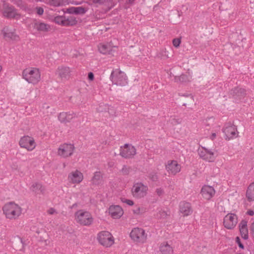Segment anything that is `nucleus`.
I'll return each instance as SVG.
<instances>
[{"label":"nucleus","mask_w":254,"mask_h":254,"mask_svg":"<svg viewBox=\"0 0 254 254\" xmlns=\"http://www.w3.org/2000/svg\"><path fill=\"white\" fill-rule=\"evenodd\" d=\"M2 210L6 217L10 219H16L21 213V207L13 202L5 204L3 206Z\"/></svg>","instance_id":"1"},{"label":"nucleus","mask_w":254,"mask_h":254,"mask_svg":"<svg viewBox=\"0 0 254 254\" xmlns=\"http://www.w3.org/2000/svg\"><path fill=\"white\" fill-rule=\"evenodd\" d=\"M23 78L29 83L35 84L41 79V74L38 68L30 67L23 70Z\"/></svg>","instance_id":"2"},{"label":"nucleus","mask_w":254,"mask_h":254,"mask_svg":"<svg viewBox=\"0 0 254 254\" xmlns=\"http://www.w3.org/2000/svg\"><path fill=\"white\" fill-rule=\"evenodd\" d=\"M110 78L113 83L117 85L125 86L127 83V78L126 74L118 69L113 70Z\"/></svg>","instance_id":"3"},{"label":"nucleus","mask_w":254,"mask_h":254,"mask_svg":"<svg viewBox=\"0 0 254 254\" xmlns=\"http://www.w3.org/2000/svg\"><path fill=\"white\" fill-rule=\"evenodd\" d=\"M76 220L79 224L84 226L90 225L93 221L91 214L88 211L79 210L75 213Z\"/></svg>","instance_id":"4"},{"label":"nucleus","mask_w":254,"mask_h":254,"mask_svg":"<svg viewBox=\"0 0 254 254\" xmlns=\"http://www.w3.org/2000/svg\"><path fill=\"white\" fill-rule=\"evenodd\" d=\"M131 239L134 242L143 243L147 239V234L145 231L140 228H134L130 233Z\"/></svg>","instance_id":"5"},{"label":"nucleus","mask_w":254,"mask_h":254,"mask_svg":"<svg viewBox=\"0 0 254 254\" xmlns=\"http://www.w3.org/2000/svg\"><path fill=\"white\" fill-rule=\"evenodd\" d=\"M99 243L106 247H111L114 243V239L112 234L108 231H102L98 235Z\"/></svg>","instance_id":"6"},{"label":"nucleus","mask_w":254,"mask_h":254,"mask_svg":"<svg viewBox=\"0 0 254 254\" xmlns=\"http://www.w3.org/2000/svg\"><path fill=\"white\" fill-rule=\"evenodd\" d=\"M222 130L225 135L226 139L228 140L237 137L239 133L236 126L230 122L225 124Z\"/></svg>","instance_id":"7"},{"label":"nucleus","mask_w":254,"mask_h":254,"mask_svg":"<svg viewBox=\"0 0 254 254\" xmlns=\"http://www.w3.org/2000/svg\"><path fill=\"white\" fill-rule=\"evenodd\" d=\"M136 150L131 144H125L121 146L120 149V155L126 159L132 158L136 153Z\"/></svg>","instance_id":"8"},{"label":"nucleus","mask_w":254,"mask_h":254,"mask_svg":"<svg viewBox=\"0 0 254 254\" xmlns=\"http://www.w3.org/2000/svg\"><path fill=\"white\" fill-rule=\"evenodd\" d=\"M148 187L142 183H137L133 185L132 189V193L133 196L137 198H141L146 195Z\"/></svg>","instance_id":"9"},{"label":"nucleus","mask_w":254,"mask_h":254,"mask_svg":"<svg viewBox=\"0 0 254 254\" xmlns=\"http://www.w3.org/2000/svg\"><path fill=\"white\" fill-rule=\"evenodd\" d=\"M19 144L21 147L26 148L28 151L33 150L36 147L34 138L28 135L22 137Z\"/></svg>","instance_id":"10"},{"label":"nucleus","mask_w":254,"mask_h":254,"mask_svg":"<svg viewBox=\"0 0 254 254\" xmlns=\"http://www.w3.org/2000/svg\"><path fill=\"white\" fill-rule=\"evenodd\" d=\"M237 216L234 213H229L226 215L223 221L224 227L228 229H233L237 224Z\"/></svg>","instance_id":"11"},{"label":"nucleus","mask_w":254,"mask_h":254,"mask_svg":"<svg viewBox=\"0 0 254 254\" xmlns=\"http://www.w3.org/2000/svg\"><path fill=\"white\" fill-rule=\"evenodd\" d=\"M74 149L73 144H63L61 145L58 149V154L64 158L67 157L72 154Z\"/></svg>","instance_id":"12"},{"label":"nucleus","mask_w":254,"mask_h":254,"mask_svg":"<svg viewBox=\"0 0 254 254\" xmlns=\"http://www.w3.org/2000/svg\"><path fill=\"white\" fill-rule=\"evenodd\" d=\"M198 153L200 158L208 162H213L215 159V152L205 147L198 149Z\"/></svg>","instance_id":"13"},{"label":"nucleus","mask_w":254,"mask_h":254,"mask_svg":"<svg viewBox=\"0 0 254 254\" xmlns=\"http://www.w3.org/2000/svg\"><path fill=\"white\" fill-rule=\"evenodd\" d=\"M71 70L68 66H60L57 68L56 74L62 80H67L71 75Z\"/></svg>","instance_id":"14"},{"label":"nucleus","mask_w":254,"mask_h":254,"mask_svg":"<svg viewBox=\"0 0 254 254\" xmlns=\"http://www.w3.org/2000/svg\"><path fill=\"white\" fill-rule=\"evenodd\" d=\"M230 95L237 102L244 98L246 95V90L242 88L235 87L231 90Z\"/></svg>","instance_id":"15"},{"label":"nucleus","mask_w":254,"mask_h":254,"mask_svg":"<svg viewBox=\"0 0 254 254\" xmlns=\"http://www.w3.org/2000/svg\"><path fill=\"white\" fill-rule=\"evenodd\" d=\"M201 193L204 199L210 200L215 194V190L211 186H204L201 189Z\"/></svg>","instance_id":"16"},{"label":"nucleus","mask_w":254,"mask_h":254,"mask_svg":"<svg viewBox=\"0 0 254 254\" xmlns=\"http://www.w3.org/2000/svg\"><path fill=\"white\" fill-rule=\"evenodd\" d=\"M166 169L169 174L175 175L181 170V166L176 161L169 162L166 166Z\"/></svg>","instance_id":"17"},{"label":"nucleus","mask_w":254,"mask_h":254,"mask_svg":"<svg viewBox=\"0 0 254 254\" xmlns=\"http://www.w3.org/2000/svg\"><path fill=\"white\" fill-rule=\"evenodd\" d=\"M180 212L183 214L184 216L190 215L192 213V209L191 204L186 201H182L180 205Z\"/></svg>","instance_id":"18"},{"label":"nucleus","mask_w":254,"mask_h":254,"mask_svg":"<svg viewBox=\"0 0 254 254\" xmlns=\"http://www.w3.org/2000/svg\"><path fill=\"white\" fill-rule=\"evenodd\" d=\"M109 212L112 218L117 219L123 214V210L119 205H112L109 207Z\"/></svg>","instance_id":"19"},{"label":"nucleus","mask_w":254,"mask_h":254,"mask_svg":"<svg viewBox=\"0 0 254 254\" xmlns=\"http://www.w3.org/2000/svg\"><path fill=\"white\" fill-rule=\"evenodd\" d=\"M33 27L39 32H48L51 29L49 24L44 22H39L36 20L33 23Z\"/></svg>","instance_id":"20"},{"label":"nucleus","mask_w":254,"mask_h":254,"mask_svg":"<svg viewBox=\"0 0 254 254\" xmlns=\"http://www.w3.org/2000/svg\"><path fill=\"white\" fill-rule=\"evenodd\" d=\"M239 227L242 237L245 240H247L249 238L247 221L245 220H242L240 223Z\"/></svg>","instance_id":"21"},{"label":"nucleus","mask_w":254,"mask_h":254,"mask_svg":"<svg viewBox=\"0 0 254 254\" xmlns=\"http://www.w3.org/2000/svg\"><path fill=\"white\" fill-rule=\"evenodd\" d=\"M2 32L5 38L13 41H18L19 39V36L16 34L14 31H10L7 27H4L2 30Z\"/></svg>","instance_id":"22"},{"label":"nucleus","mask_w":254,"mask_h":254,"mask_svg":"<svg viewBox=\"0 0 254 254\" xmlns=\"http://www.w3.org/2000/svg\"><path fill=\"white\" fill-rule=\"evenodd\" d=\"M68 178L74 184L80 183L83 180L82 174L76 170L68 175Z\"/></svg>","instance_id":"23"},{"label":"nucleus","mask_w":254,"mask_h":254,"mask_svg":"<svg viewBox=\"0 0 254 254\" xmlns=\"http://www.w3.org/2000/svg\"><path fill=\"white\" fill-rule=\"evenodd\" d=\"M116 47H114L115 48ZM99 52L103 54H113L114 50L113 49V47L111 46L110 44H101L99 46Z\"/></svg>","instance_id":"24"},{"label":"nucleus","mask_w":254,"mask_h":254,"mask_svg":"<svg viewBox=\"0 0 254 254\" xmlns=\"http://www.w3.org/2000/svg\"><path fill=\"white\" fill-rule=\"evenodd\" d=\"M12 247L16 251H23L24 244L22 239L19 237L15 238L12 242Z\"/></svg>","instance_id":"25"},{"label":"nucleus","mask_w":254,"mask_h":254,"mask_svg":"<svg viewBox=\"0 0 254 254\" xmlns=\"http://www.w3.org/2000/svg\"><path fill=\"white\" fill-rule=\"evenodd\" d=\"M160 251L162 254H173V249L167 242L162 243L160 246Z\"/></svg>","instance_id":"26"},{"label":"nucleus","mask_w":254,"mask_h":254,"mask_svg":"<svg viewBox=\"0 0 254 254\" xmlns=\"http://www.w3.org/2000/svg\"><path fill=\"white\" fill-rule=\"evenodd\" d=\"M246 197L249 201H254V182L248 187L246 191Z\"/></svg>","instance_id":"27"},{"label":"nucleus","mask_w":254,"mask_h":254,"mask_svg":"<svg viewBox=\"0 0 254 254\" xmlns=\"http://www.w3.org/2000/svg\"><path fill=\"white\" fill-rule=\"evenodd\" d=\"M72 118V115L66 112L61 113L58 116V119L61 123L69 122Z\"/></svg>","instance_id":"28"},{"label":"nucleus","mask_w":254,"mask_h":254,"mask_svg":"<svg viewBox=\"0 0 254 254\" xmlns=\"http://www.w3.org/2000/svg\"><path fill=\"white\" fill-rule=\"evenodd\" d=\"M31 190L37 193L40 192L43 194L45 191V188L39 183H34L31 187Z\"/></svg>","instance_id":"29"},{"label":"nucleus","mask_w":254,"mask_h":254,"mask_svg":"<svg viewBox=\"0 0 254 254\" xmlns=\"http://www.w3.org/2000/svg\"><path fill=\"white\" fill-rule=\"evenodd\" d=\"M65 26H72L77 23V20L73 16H66L65 18Z\"/></svg>","instance_id":"30"},{"label":"nucleus","mask_w":254,"mask_h":254,"mask_svg":"<svg viewBox=\"0 0 254 254\" xmlns=\"http://www.w3.org/2000/svg\"><path fill=\"white\" fill-rule=\"evenodd\" d=\"M174 81L177 83H186L190 81L188 75L182 74L179 76H175Z\"/></svg>","instance_id":"31"},{"label":"nucleus","mask_w":254,"mask_h":254,"mask_svg":"<svg viewBox=\"0 0 254 254\" xmlns=\"http://www.w3.org/2000/svg\"><path fill=\"white\" fill-rule=\"evenodd\" d=\"M65 16H57L54 18V22L62 26H65Z\"/></svg>","instance_id":"32"},{"label":"nucleus","mask_w":254,"mask_h":254,"mask_svg":"<svg viewBox=\"0 0 254 254\" xmlns=\"http://www.w3.org/2000/svg\"><path fill=\"white\" fill-rule=\"evenodd\" d=\"M102 179V176L100 172H95L92 178L93 183L95 185H98Z\"/></svg>","instance_id":"33"},{"label":"nucleus","mask_w":254,"mask_h":254,"mask_svg":"<svg viewBox=\"0 0 254 254\" xmlns=\"http://www.w3.org/2000/svg\"><path fill=\"white\" fill-rule=\"evenodd\" d=\"M44 110V114H46L47 116H50L54 113V109L53 108H51L50 106L46 105L44 106L43 107Z\"/></svg>","instance_id":"34"},{"label":"nucleus","mask_w":254,"mask_h":254,"mask_svg":"<svg viewBox=\"0 0 254 254\" xmlns=\"http://www.w3.org/2000/svg\"><path fill=\"white\" fill-rule=\"evenodd\" d=\"M87 11V9L83 7H75V14H84Z\"/></svg>","instance_id":"35"},{"label":"nucleus","mask_w":254,"mask_h":254,"mask_svg":"<svg viewBox=\"0 0 254 254\" xmlns=\"http://www.w3.org/2000/svg\"><path fill=\"white\" fill-rule=\"evenodd\" d=\"M131 168L130 167H128L126 165H124L121 172L123 175H127L130 172Z\"/></svg>","instance_id":"36"},{"label":"nucleus","mask_w":254,"mask_h":254,"mask_svg":"<svg viewBox=\"0 0 254 254\" xmlns=\"http://www.w3.org/2000/svg\"><path fill=\"white\" fill-rule=\"evenodd\" d=\"M149 178L153 182H157L158 180V176L157 173L152 172L149 174Z\"/></svg>","instance_id":"37"},{"label":"nucleus","mask_w":254,"mask_h":254,"mask_svg":"<svg viewBox=\"0 0 254 254\" xmlns=\"http://www.w3.org/2000/svg\"><path fill=\"white\" fill-rule=\"evenodd\" d=\"M50 3L54 6H59L62 5V2L59 0H51Z\"/></svg>","instance_id":"38"},{"label":"nucleus","mask_w":254,"mask_h":254,"mask_svg":"<svg viewBox=\"0 0 254 254\" xmlns=\"http://www.w3.org/2000/svg\"><path fill=\"white\" fill-rule=\"evenodd\" d=\"M109 0H92V1L94 4H98L99 5H103L108 2Z\"/></svg>","instance_id":"39"},{"label":"nucleus","mask_w":254,"mask_h":254,"mask_svg":"<svg viewBox=\"0 0 254 254\" xmlns=\"http://www.w3.org/2000/svg\"><path fill=\"white\" fill-rule=\"evenodd\" d=\"M181 43V39L180 38H175L173 39V46L176 47L178 48L180 46Z\"/></svg>","instance_id":"40"},{"label":"nucleus","mask_w":254,"mask_h":254,"mask_svg":"<svg viewBox=\"0 0 254 254\" xmlns=\"http://www.w3.org/2000/svg\"><path fill=\"white\" fill-rule=\"evenodd\" d=\"M121 200L123 203H127V204L130 206H132L134 204V202L132 200L130 199H126L125 198H122L121 199Z\"/></svg>","instance_id":"41"},{"label":"nucleus","mask_w":254,"mask_h":254,"mask_svg":"<svg viewBox=\"0 0 254 254\" xmlns=\"http://www.w3.org/2000/svg\"><path fill=\"white\" fill-rule=\"evenodd\" d=\"M179 96H185V97H188L189 98V102H192V100H193V97L190 94H182V93H179Z\"/></svg>","instance_id":"42"},{"label":"nucleus","mask_w":254,"mask_h":254,"mask_svg":"<svg viewBox=\"0 0 254 254\" xmlns=\"http://www.w3.org/2000/svg\"><path fill=\"white\" fill-rule=\"evenodd\" d=\"M236 242L238 245V246L240 248H241L242 249H244V246L242 243V242L241 241V240H240V238L239 237H237L236 238Z\"/></svg>","instance_id":"43"},{"label":"nucleus","mask_w":254,"mask_h":254,"mask_svg":"<svg viewBox=\"0 0 254 254\" xmlns=\"http://www.w3.org/2000/svg\"><path fill=\"white\" fill-rule=\"evenodd\" d=\"M75 7H70L66 9V12L69 14H75Z\"/></svg>","instance_id":"44"},{"label":"nucleus","mask_w":254,"mask_h":254,"mask_svg":"<svg viewBox=\"0 0 254 254\" xmlns=\"http://www.w3.org/2000/svg\"><path fill=\"white\" fill-rule=\"evenodd\" d=\"M15 13L13 10H10L7 12V17L9 18H14L15 17Z\"/></svg>","instance_id":"45"},{"label":"nucleus","mask_w":254,"mask_h":254,"mask_svg":"<svg viewBox=\"0 0 254 254\" xmlns=\"http://www.w3.org/2000/svg\"><path fill=\"white\" fill-rule=\"evenodd\" d=\"M250 234L254 238V221L251 224L250 227Z\"/></svg>","instance_id":"46"},{"label":"nucleus","mask_w":254,"mask_h":254,"mask_svg":"<svg viewBox=\"0 0 254 254\" xmlns=\"http://www.w3.org/2000/svg\"><path fill=\"white\" fill-rule=\"evenodd\" d=\"M156 192L158 196H161L164 193V190L163 189L159 188L156 190Z\"/></svg>","instance_id":"47"},{"label":"nucleus","mask_w":254,"mask_h":254,"mask_svg":"<svg viewBox=\"0 0 254 254\" xmlns=\"http://www.w3.org/2000/svg\"><path fill=\"white\" fill-rule=\"evenodd\" d=\"M36 10H37V13L40 15H42L44 13V9L42 7H37Z\"/></svg>","instance_id":"48"},{"label":"nucleus","mask_w":254,"mask_h":254,"mask_svg":"<svg viewBox=\"0 0 254 254\" xmlns=\"http://www.w3.org/2000/svg\"><path fill=\"white\" fill-rule=\"evenodd\" d=\"M159 214L161 218H165L167 216V212L165 211H160Z\"/></svg>","instance_id":"49"},{"label":"nucleus","mask_w":254,"mask_h":254,"mask_svg":"<svg viewBox=\"0 0 254 254\" xmlns=\"http://www.w3.org/2000/svg\"><path fill=\"white\" fill-rule=\"evenodd\" d=\"M94 78V74L92 72H90L88 75V78L89 80H93Z\"/></svg>","instance_id":"50"},{"label":"nucleus","mask_w":254,"mask_h":254,"mask_svg":"<svg viewBox=\"0 0 254 254\" xmlns=\"http://www.w3.org/2000/svg\"><path fill=\"white\" fill-rule=\"evenodd\" d=\"M48 212L50 214H54L56 212V210L54 208H51L48 210Z\"/></svg>","instance_id":"51"},{"label":"nucleus","mask_w":254,"mask_h":254,"mask_svg":"<svg viewBox=\"0 0 254 254\" xmlns=\"http://www.w3.org/2000/svg\"><path fill=\"white\" fill-rule=\"evenodd\" d=\"M247 214L250 215V216H253L254 215V211L252 210H249Z\"/></svg>","instance_id":"52"},{"label":"nucleus","mask_w":254,"mask_h":254,"mask_svg":"<svg viewBox=\"0 0 254 254\" xmlns=\"http://www.w3.org/2000/svg\"><path fill=\"white\" fill-rule=\"evenodd\" d=\"M22 1L21 0H16L15 3L19 5L22 4Z\"/></svg>","instance_id":"53"},{"label":"nucleus","mask_w":254,"mask_h":254,"mask_svg":"<svg viewBox=\"0 0 254 254\" xmlns=\"http://www.w3.org/2000/svg\"><path fill=\"white\" fill-rule=\"evenodd\" d=\"M216 133H212L211 136H210V138L212 139V140H213L215 137H216Z\"/></svg>","instance_id":"54"},{"label":"nucleus","mask_w":254,"mask_h":254,"mask_svg":"<svg viewBox=\"0 0 254 254\" xmlns=\"http://www.w3.org/2000/svg\"><path fill=\"white\" fill-rule=\"evenodd\" d=\"M139 211H140L139 208H137L136 210H133L134 213H135V214H138L139 213Z\"/></svg>","instance_id":"55"},{"label":"nucleus","mask_w":254,"mask_h":254,"mask_svg":"<svg viewBox=\"0 0 254 254\" xmlns=\"http://www.w3.org/2000/svg\"><path fill=\"white\" fill-rule=\"evenodd\" d=\"M135 0H127V3L128 4H132L134 3Z\"/></svg>","instance_id":"56"},{"label":"nucleus","mask_w":254,"mask_h":254,"mask_svg":"<svg viewBox=\"0 0 254 254\" xmlns=\"http://www.w3.org/2000/svg\"><path fill=\"white\" fill-rule=\"evenodd\" d=\"M100 108H101V107H100V108L98 109V111L99 112H103V111L102 110L100 109Z\"/></svg>","instance_id":"57"},{"label":"nucleus","mask_w":254,"mask_h":254,"mask_svg":"<svg viewBox=\"0 0 254 254\" xmlns=\"http://www.w3.org/2000/svg\"><path fill=\"white\" fill-rule=\"evenodd\" d=\"M107 109H108V112H109V114H112V113L110 112L109 107H108V108H107Z\"/></svg>","instance_id":"58"},{"label":"nucleus","mask_w":254,"mask_h":254,"mask_svg":"<svg viewBox=\"0 0 254 254\" xmlns=\"http://www.w3.org/2000/svg\"><path fill=\"white\" fill-rule=\"evenodd\" d=\"M75 205H76V203H75V204H73V205H72V207H73L75 206Z\"/></svg>","instance_id":"59"},{"label":"nucleus","mask_w":254,"mask_h":254,"mask_svg":"<svg viewBox=\"0 0 254 254\" xmlns=\"http://www.w3.org/2000/svg\"><path fill=\"white\" fill-rule=\"evenodd\" d=\"M186 105H187V104H186V103H184V104H183V106H186Z\"/></svg>","instance_id":"60"}]
</instances>
